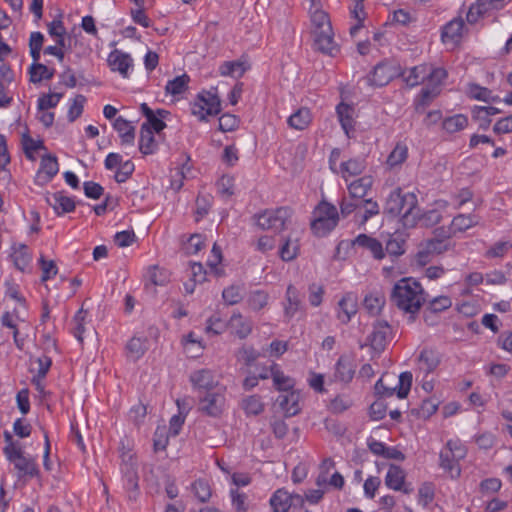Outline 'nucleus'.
I'll return each instance as SVG.
<instances>
[{
	"instance_id": "obj_63",
	"label": "nucleus",
	"mask_w": 512,
	"mask_h": 512,
	"mask_svg": "<svg viewBox=\"0 0 512 512\" xmlns=\"http://www.w3.org/2000/svg\"><path fill=\"white\" fill-rule=\"evenodd\" d=\"M217 190L222 197H231L234 194V178L229 175H223L217 181Z\"/></svg>"
},
{
	"instance_id": "obj_30",
	"label": "nucleus",
	"mask_w": 512,
	"mask_h": 512,
	"mask_svg": "<svg viewBox=\"0 0 512 512\" xmlns=\"http://www.w3.org/2000/svg\"><path fill=\"white\" fill-rule=\"evenodd\" d=\"M440 363V356L437 351L425 348L418 356V368L425 374L433 372Z\"/></svg>"
},
{
	"instance_id": "obj_61",
	"label": "nucleus",
	"mask_w": 512,
	"mask_h": 512,
	"mask_svg": "<svg viewBox=\"0 0 512 512\" xmlns=\"http://www.w3.org/2000/svg\"><path fill=\"white\" fill-rule=\"evenodd\" d=\"M512 248V243L509 241H499L496 242L493 246H491L487 251L485 256L487 258H502L507 252Z\"/></svg>"
},
{
	"instance_id": "obj_35",
	"label": "nucleus",
	"mask_w": 512,
	"mask_h": 512,
	"mask_svg": "<svg viewBox=\"0 0 512 512\" xmlns=\"http://www.w3.org/2000/svg\"><path fill=\"white\" fill-rule=\"evenodd\" d=\"M154 133L148 130L146 126H141L140 128L139 150L144 155L154 154L158 149V141Z\"/></svg>"
},
{
	"instance_id": "obj_27",
	"label": "nucleus",
	"mask_w": 512,
	"mask_h": 512,
	"mask_svg": "<svg viewBox=\"0 0 512 512\" xmlns=\"http://www.w3.org/2000/svg\"><path fill=\"white\" fill-rule=\"evenodd\" d=\"M429 72L428 64H420L401 72L404 82L409 87H415L426 80Z\"/></svg>"
},
{
	"instance_id": "obj_14",
	"label": "nucleus",
	"mask_w": 512,
	"mask_h": 512,
	"mask_svg": "<svg viewBox=\"0 0 512 512\" xmlns=\"http://www.w3.org/2000/svg\"><path fill=\"white\" fill-rule=\"evenodd\" d=\"M59 165L57 158L52 155L43 156L40 162L39 170L35 176V184L44 186L49 183L52 178L58 173Z\"/></svg>"
},
{
	"instance_id": "obj_1",
	"label": "nucleus",
	"mask_w": 512,
	"mask_h": 512,
	"mask_svg": "<svg viewBox=\"0 0 512 512\" xmlns=\"http://www.w3.org/2000/svg\"><path fill=\"white\" fill-rule=\"evenodd\" d=\"M385 212L393 216H401L404 227H415L419 218L416 194L413 192L403 193L400 188L392 191L386 200Z\"/></svg>"
},
{
	"instance_id": "obj_43",
	"label": "nucleus",
	"mask_w": 512,
	"mask_h": 512,
	"mask_svg": "<svg viewBox=\"0 0 512 512\" xmlns=\"http://www.w3.org/2000/svg\"><path fill=\"white\" fill-rule=\"evenodd\" d=\"M147 338L132 337L126 345L127 353L133 360L141 358L147 350Z\"/></svg>"
},
{
	"instance_id": "obj_49",
	"label": "nucleus",
	"mask_w": 512,
	"mask_h": 512,
	"mask_svg": "<svg viewBox=\"0 0 512 512\" xmlns=\"http://www.w3.org/2000/svg\"><path fill=\"white\" fill-rule=\"evenodd\" d=\"M299 252V245L297 239L287 237L280 247L279 255L283 261H291L296 258Z\"/></svg>"
},
{
	"instance_id": "obj_56",
	"label": "nucleus",
	"mask_w": 512,
	"mask_h": 512,
	"mask_svg": "<svg viewBox=\"0 0 512 512\" xmlns=\"http://www.w3.org/2000/svg\"><path fill=\"white\" fill-rule=\"evenodd\" d=\"M466 93L469 98L474 100L489 102L490 99V89L476 83L468 84Z\"/></svg>"
},
{
	"instance_id": "obj_55",
	"label": "nucleus",
	"mask_w": 512,
	"mask_h": 512,
	"mask_svg": "<svg viewBox=\"0 0 512 512\" xmlns=\"http://www.w3.org/2000/svg\"><path fill=\"white\" fill-rule=\"evenodd\" d=\"M27 249L25 244H20L12 254L14 265L20 271H24L31 261V256L27 252Z\"/></svg>"
},
{
	"instance_id": "obj_24",
	"label": "nucleus",
	"mask_w": 512,
	"mask_h": 512,
	"mask_svg": "<svg viewBox=\"0 0 512 512\" xmlns=\"http://www.w3.org/2000/svg\"><path fill=\"white\" fill-rule=\"evenodd\" d=\"M227 326L231 330V333L240 339H245L252 332L251 321L244 318L241 313H233L227 322Z\"/></svg>"
},
{
	"instance_id": "obj_38",
	"label": "nucleus",
	"mask_w": 512,
	"mask_h": 512,
	"mask_svg": "<svg viewBox=\"0 0 512 512\" xmlns=\"http://www.w3.org/2000/svg\"><path fill=\"white\" fill-rule=\"evenodd\" d=\"M277 401L287 416H294L300 411L299 394L294 390L287 392L286 395H280Z\"/></svg>"
},
{
	"instance_id": "obj_31",
	"label": "nucleus",
	"mask_w": 512,
	"mask_h": 512,
	"mask_svg": "<svg viewBox=\"0 0 512 512\" xmlns=\"http://www.w3.org/2000/svg\"><path fill=\"white\" fill-rule=\"evenodd\" d=\"M439 466L447 472L451 478H458L461 475L460 464L456 462L447 445L439 453Z\"/></svg>"
},
{
	"instance_id": "obj_8",
	"label": "nucleus",
	"mask_w": 512,
	"mask_h": 512,
	"mask_svg": "<svg viewBox=\"0 0 512 512\" xmlns=\"http://www.w3.org/2000/svg\"><path fill=\"white\" fill-rule=\"evenodd\" d=\"M189 381L193 390L196 391L198 395L224 386L219 382L216 373L208 368L192 371L189 376Z\"/></svg>"
},
{
	"instance_id": "obj_62",
	"label": "nucleus",
	"mask_w": 512,
	"mask_h": 512,
	"mask_svg": "<svg viewBox=\"0 0 512 512\" xmlns=\"http://www.w3.org/2000/svg\"><path fill=\"white\" fill-rule=\"evenodd\" d=\"M169 443L166 427H157L153 436V448L155 452L163 451Z\"/></svg>"
},
{
	"instance_id": "obj_44",
	"label": "nucleus",
	"mask_w": 512,
	"mask_h": 512,
	"mask_svg": "<svg viewBox=\"0 0 512 512\" xmlns=\"http://www.w3.org/2000/svg\"><path fill=\"white\" fill-rule=\"evenodd\" d=\"M247 67L241 61H225L219 66L221 76L240 78L244 75Z\"/></svg>"
},
{
	"instance_id": "obj_48",
	"label": "nucleus",
	"mask_w": 512,
	"mask_h": 512,
	"mask_svg": "<svg viewBox=\"0 0 512 512\" xmlns=\"http://www.w3.org/2000/svg\"><path fill=\"white\" fill-rule=\"evenodd\" d=\"M29 74H30V82L32 83H39L43 79H51L53 78L55 74L54 69H49L44 64H31L29 67Z\"/></svg>"
},
{
	"instance_id": "obj_5",
	"label": "nucleus",
	"mask_w": 512,
	"mask_h": 512,
	"mask_svg": "<svg viewBox=\"0 0 512 512\" xmlns=\"http://www.w3.org/2000/svg\"><path fill=\"white\" fill-rule=\"evenodd\" d=\"M293 211L289 207H278L275 209H266L254 215L256 225L262 230H272L281 232L286 229L290 222Z\"/></svg>"
},
{
	"instance_id": "obj_60",
	"label": "nucleus",
	"mask_w": 512,
	"mask_h": 512,
	"mask_svg": "<svg viewBox=\"0 0 512 512\" xmlns=\"http://www.w3.org/2000/svg\"><path fill=\"white\" fill-rule=\"evenodd\" d=\"M62 97L63 93L43 94L38 98V109L40 111H45L47 109L54 108Z\"/></svg>"
},
{
	"instance_id": "obj_50",
	"label": "nucleus",
	"mask_w": 512,
	"mask_h": 512,
	"mask_svg": "<svg viewBox=\"0 0 512 512\" xmlns=\"http://www.w3.org/2000/svg\"><path fill=\"white\" fill-rule=\"evenodd\" d=\"M385 253L391 257H399L405 252V240L400 235H392L386 242Z\"/></svg>"
},
{
	"instance_id": "obj_47",
	"label": "nucleus",
	"mask_w": 512,
	"mask_h": 512,
	"mask_svg": "<svg viewBox=\"0 0 512 512\" xmlns=\"http://www.w3.org/2000/svg\"><path fill=\"white\" fill-rule=\"evenodd\" d=\"M352 3V6H350V14L351 17L357 21L355 25L350 27V34L354 36L363 27L366 13L364 11L363 2L352 1Z\"/></svg>"
},
{
	"instance_id": "obj_10",
	"label": "nucleus",
	"mask_w": 512,
	"mask_h": 512,
	"mask_svg": "<svg viewBox=\"0 0 512 512\" xmlns=\"http://www.w3.org/2000/svg\"><path fill=\"white\" fill-rule=\"evenodd\" d=\"M391 327L386 321H377L367 340L375 354H381L391 338Z\"/></svg>"
},
{
	"instance_id": "obj_64",
	"label": "nucleus",
	"mask_w": 512,
	"mask_h": 512,
	"mask_svg": "<svg viewBox=\"0 0 512 512\" xmlns=\"http://www.w3.org/2000/svg\"><path fill=\"white\" fill-rule=\"evenodd\" d=\"M222 297L228 305H234L242 300V289L238 285H231L222 292Z\"/></svg>"
},
{
	"instance_id": "obj_9",
	"label": "nucleus",
	"mask_w": 512,
	"mask_h": 512,
	"mask_svg": "<svg viewBox=\"0 0 512 512\" xmlns=\"http://www.w3.org/2000/svg\"><path fill=\"white\" fill-rule=\"evenodd\" d=\"M466 29L462 16L455 17L441 27V41L451 48L457 47L463 38Z\"/></svg>"
},
{
	"instance_id": "obj_11",
	"label": "nucleus",
	"mask_w": 512,
	"mask_h": 512,
	"mask_svg": "<svg viewBox=\"0 0 512 512\" xmlns=\"http://www.w3.org/2000/svg\"><path fill=\"white\" fill-rule=\"evenodd\" d=\"M398 75L397 68L388 61L378 63L368 76V83L372 86L383 87Z\"/></svg>"
},
{
	"instance_id": "obj_46",
	"label": "nucleus",
	"mask_w": 512,
	"mask_h": 512,
	"mask_svg": "<svg viewBox=\"0 0 512 512\" xmlns=\"http://www.w3.org/2000/svg\"><path fill=\"white\" fill-rule=\"evenodd\" d=\"M190 82V77L187 74L176 76L174 79L169 80L165 86V92L171 95H179L183 93Z\"/></svg>"
},
{
	"instance_id": "obj_54",
	"label": "nucleus",
	"mask_w": 512,
	"mask_h": 512,
	"mask_svg": "<svg viewBox=\"0 0 512 512\" xmlns=\"http://www.w3.org/2000/svg\"><path fill=\"white\" fill-rule=\"evenodd\" d=\"M269 300V295L267 292L263 290H255L249 294L248 297V305L254 311H259L263 309Z\"/></svg>"
},
{
	"instance_id": "obj_57",
	"label": "nucleus",
	"mask_w": 512,
	"mask_h": 512,
	"mask_svg": "<svg viewBox=\"0 0 512 512\" xmlns=\"http://www.w3.org/2000/svg\"><path fill=\"white\" fill-rule=\"evenodd\" d=\"M192 491H193L195 497L200 502H206L211 497V488H210L208 482L203 479L196 480L192 484Z\"/></svg>"
},
{
	"instance_id": "obj_29",
	"label": "nucleus",
	"mask_w": 512,
	"mask_h": 512,
	"mask_svg": "<svg viewBox=\"0 0 512 512\" xmlns=\"http://www.w3.org/2000/svg\"><path fill=\"white\" fill-rule=\"evenodd\" d=\"M408 155V145L404 141H399L389 153L386 159V165L391 170L399 168L406 162Z\"/></svg>"
},
{
	"instance_id": "obj_21",
	"label": "nucleus",
	"mask_w": 512,
	"mask_h": 512,
	"mask_svg": "<svg viewBox=\"0 0 512 512\" xmlns=\"http://www.w3.org/2000/svg\"><path fill=\"white\" fill-rule=\"evenodd\" d=\"M479 223V218L473 214H458L451 222L448 232L444 234L445 238H450L457 233L465 232L466 230L476 226Z\"/></svg>"
},
{
	"instance_id": "obj_7",
	"label": "nucleus",
	"mask_w": 512,
	"mask_h": 512,
	"mask_svg": "<svg viewBox=\"0 0 512 512\" xmlns=\"http://www.w3.org/2000/svg\"><path fill=\"white\" fill-rule=\"evenodd\" d=\"M338 212L334 205L321 202L314 211L311 229L317 236H325L338 224Z\"/></svg>"
},
{
	"instance_id": "obj_37",
	"label": "nucleus",
	"mask_w": 512,
	"mask_h": 512,
	"mask_svg": "<svg viewBox=\"0 0 512 512\" xmlns=\"http://www.w3.org/2000/svg\"><path fill=\"white\" fill-rule=\"evenodd\" d=\"M491 10L493 9L486 0H475V2L469 6L466 13V20L470 25L476 24Z\"/></svg>"
},
{
	"instance_id": "obj_39",
	"label": "nucleus",
	"mask_w": 512,
	"mask_h": 512,
	"mask_svg": "<svg viewBox=\"0 0 512 512\" xmlns=\"http://www.w3.org/2000/svg\"><path fill=\"white\" fill-rule=\"evenodd\" d=\"M299 293L295 286L289 285L286 290V304L284 306V313L288 319H291L300 309Z\"/></svg>"
},
{
	"instance_id": "obj_3",
	"label": "nucleus",
	"mask_w": 512,
	"mask_h": 512,
	"mask_svg": "<svg viewBox=\"0 0 512 512\" xmlns=\"http://www.w3.org/2000/svg\"><path fill=\"white\" fill-rule=\"evenodd\" d=\"M412 386V373L402 372L398 377L395 374H384L374 386L375 395L379 398H390L396 395L404 399Z\"/></svg>"
},
{
	"instance_id": "obj_42",
	"label": "nucleus",
	"mask_w": 512,
	"mask_h": 512,
	"mask_svg": "<svg viewBox=\"0 0 512 512\" xmlns=\"http://www.w3.org/2000/svg\"><path fill=\"white\" fill-rule=\"evenodd\" d=\"M3 436L6 443V446L3 449V453L6 456L7 460L11 462L15 458L22 455L24 451L21 446V443L19 441H15L9 431H4Z\"/></svg>"
},
{
	"instance_id": "obj_53",
	"label": "nucleus",
	"mask_w": 512,
	"mask_h": 512,
	"mask_svg": "<svg viewBox=\"0 0 512 512\" xmlns=\"http://www.w3.org/2000/svg\"><path fill=\"white\" fill-rule=\"evenodd\" d=\"M148 280L155 286H164L170 281V274L165 269L153 266L148 270Z\"/></svg>"
},
{
	"instance_id": "obj_23",
	"label": "nucleus",
	"mask_w": 512,
	"mask_h": 512,
	"mask_svg": "<svg viewBox=\"0 0 512 512\" xmlns=\"http://www.w3.org/2000/svg\"><path fill=\"white\" fill-rule=\"evenodd\" d=\"M355 109L352 105L345 102H340L336 106V113L345 134L350 137V133L354 131L355 120H354Z\"/></svg>"
},
{
	"instance_id": "obj_17",
	"label": "nucleus",
	"mask_w": 512,
	"mask_h": 512,
	"mask_svg": "<svg viewBox=\"0 0 512 512\" xmlns=\"http://www.w3.org/2000/svg\"><path fill=\"white\" fill-rule=\"evenodd\" d=\"M405 478V471L400 466L390 464L385 476V485L392 490L409 494L412 489L405 486Z\"/></svg>"
},
{
	"instance_id": "obj_15",
	"label": "nucleus",
	"mask_w": 512,
	"mask_h": 512,
	"mask_svg": "<svg viewBox=\"0 0 512 512\" xmlns=\"http://www.w3.org/2000/svg\"><path fill=\"white\" fill-rule=\"evenodd\" d=\"M303 502L304 498L301 495H292L284 489H278L270 498L273 512H288L293 503L303 504Z\"/></svg>"
},
{
	"instance_id": "obj_34",
	"label": "nucleus",
	"mask_w": 512,
	"mask_h": 512,
	"mask_svg": "<svg viewBox=\"0 0 512 512\" xmlns=\"http://www.w3.org/2000/svg\"><path fill=\"white\" fill-rule=\"evenodd\" d=\"M372 184L373 179L371 176H363L353 181L348 185V191L351 198L357 199L359 201L364 200V197L371 189Z\"/></svg>"
},
{
	"instance_id": "obj_25",
	"label": "nucleus",
	"mask_w": 512,
	"mask_h": 512,
	"mask_svg": "<svg viewBox=\"0 0 512 512\" xmlns=\"http://www.w3.org/2000/svg\"><path fill=\"white\" fill-rule=\"evenodd\" d=\"M355 374L353 362L346 356H340L335 364L334 378L336 381L348 384Z\"/></svg>"
},
{
	"instance_id": "obj_51",
	"label": "nucleus",
	"mask_w": 512,
	"mask_h": 512,
	"mask_svg": "<svg viewBox=\"0 0 512 512\" xmlns=\"http://www.w3.org/2000/svg\"><path fill=\"white\" fill-rule=\"evenodd\" d=\"M309 13L314 30L329 31V28H332L329 15L321 8L314 9Z\"/></svg>"
},
{
	"instance_id": "obj_4",
	"label": "nucleus",
	"mask_w": 512,
	"mask_h": 512,
	"mask_svg": "<svg viewBox=\"0 0 512 512\" xmlns=\"http://www.w3.org/2000/svg\"><path fill=\"white\" fill-rule=\"evenodd\" d=\"M191 114L200 122L208 121L209 116H216L221 112V100L217 89L200 91L193 102L190 103Z\"/></svg>"
},
{
	"instance_id": "obj_36",
	"label": "nucleus",
	"mask_w": 512,
	"mask_h": 512,
	"mask_svg": "<svg viewBox=\"0 0 512 512\" xmlns=\"http://www.w3.org/2000/svg\"><path fill=\"white\" fill-rule=\"evenodd\" d=\"M312 121V115L308 108L302 107L295 111L287 120L289 127L296 130L306 129Z\"/></svg>"
},
{
	"instance_id": "obj_33",
	"label": "nucleus",
	"mask_w": 512,
	"mask_h": 512,
	"mask_svg": "<svg viewBox=\"0 0 512 512\" xmlns=\"http://www.w3.org/2000/svg\"><path fill=\"white\" fill-rule=\"evenodd\" d=\"M113 128L117 131L121 138L122 144H133L135 140V127L132 123L122 116L116 118L113 122Z\"/></svg>"
},
{
	"instance_id": "obj_32",
	"label": "nucleus",
	"mask_w": 512,
	"mask_h": 512,
	"mask_svg": "<svg viewBox=\"0 0 512 512\" xmlns=\"http://www.w3.org/2000/svg\"><path fill=\"white\" fill-rule=\"evenodd\" d=\"M47 203L53 207L58 215L69 213L75 209V202L72 198L57 192L46 198Z\"/></svg>"
},
{
	"instance_id": "obj_59",
	"label": "nucleus",
	"mask_w": 512,
	"mask_h": 512,
	"mask_svg": "<svg viewBox=\"0 0 512 512\" xmlns=\"http://www.w3.org/2000/svg\"><path fill=\"white\" fill-rule=\"evenodd\" d=\"M260 356V353L253 347L243 346L236 352L238 361L243 362L246 366H251Z\"/></svg>"
},
{
	"instance_id": "obj_20",
	"label": "nucleus",
	"mask_w": 512,
	"mask_h": 512,
	"mask_svg": "<svg viewBox=\"0 0 512 512\" xmlns=\"http://www.w3.org/2000/svg\"><path fill=\"white\" fill-rule=\"evenodd\" d=\"M314 43L317 50L324 54L334 55L338 51L337 45L334 41V34L332 28L327 30H314Z\"/></svg>"
},
{
	"instance_id": "obj_2",
	"label": "nucleus",
	"mask_w": 512,
	"mask_h": 512,
	"mask_svg": "<svg viewBox=\"0 0 512 512\" xmlns=\"http://www.w3.org/2000/svg\"><path fill=\"white\" fill-rule=\"evenodd\" d=\"M391 300L400 310L411 315L418 313L426 301L421 285L412 278H402L394 285Z\"/></svg>"
},
{
	"instance_id": "obj_28",
	"label": "nucleus",
	"mask_w": 512,
	"mask_h": 512,
	"mask_svg": "<svg viewBox=\"0 0 512 512\" xmlns=\"http://www.w3.org/2000/svg\"><path fill=\"white\" fill-rule=\"evenodd\" d=\"M353 244L367 249L377 260H381L385 257L382 243L376 238L370 237L366 234H360L355 238Z\"/></svg>"
},
{
	"instance_id": "obj_6",
	"label": "nucleus",
	"mask_w": 512,
	"mask_h": 512,
	"mask_svg": "<svg viewBox=\"0 0 512 512\" xmlns=\"http://www.w3.org/2000/svg\"><path fill=\"white\" fill-rule=\"evenodd\" d=\"M226 392L227 388L223 386L198 395V411L212 418L221 417L227 408Z\"/></svg>"
},
{
	"instance_id": "obj_26",
	"label": "nucleus",
	"mask_w": 512,
	"mask_h": 512,
	"mask_svg": "<svg viewBox=\"0 0 512 512\" xmlns=\"http://www.w3.org/2000/svg\"><path fill=\"white\" fill-rule=\"evenodd\" d=\"M367 163L363 157L350 158L343 161L339 166L337 174H341L342 178L347 180L348 177L361 175L366 169Z\"/></svg>"
},
{
	"instance_id": "obj_16",
	"label": "nucleus",
	"mask_w": 512,
	"mask_h": 512,
	"mask_svg": "<svg viewBox=\"0 0 512 512\" xmlns=\"http://www.w3.org/2000/svg\"><path fill=\"white\" fill-rule=\"evenodd\" d=\"M358 299L352 292L346 293L338 302L337 318L343 324H347L357 313Z\"/></svg>"
},
{
	"instance_id": "obj_12",
	"label": "nucleus",
	"mask_w": 512,
	"mask_h": 512,
	"mask_svg": "<svg viewBox=\"0 0 512 512\" xmlns=\"http://www.w3.org/2000/svg\"><path fill=\"white\" fill-rule=\"evenodd\" d=\"M107 63L111 71L118 72L123 78H129L134 67L130 54L118 49L110 52Z\"/></svg>"
},
{
	"instance_id": "obj_52",
	"label": "nucleus",
	"mask_w": 512,
	"mask_h": 512,
	"mask_svg": "<svg viewBox=\"0 0 512 512\" xmlns=\"http://www.w3.org/2000/svg\"><path fill=\"white\" fill-rule=\"evenodd\" d=\"M353 405V400L348 394H339L330 401L329 410L332 413L340 414Z\"/></svg>"
},
{
	"instance_id": "obj_19",
	"label": "nucleus",
	"mask_w": 512,
	"mask_h": 512,
	"mask_svg": "<svg viewBox=\"0 0 512 512\" xmlns=\"http://www.w3.org/2000/svg\"><path fill=\"white\" fill-rule=\"evenodd\" d=\"M449 249V244L444 239L433 238L425 242L422 249L417 253L419 263L425 264L429 261L430 255H438Z\"/></svg>"
},
{
	"instance_id": "obj_41",
	"label": "nucleus",
	"mask_w": 512,
	"mask_h": 512,
	"mask_svg": "<svg viewBox=\"0 0 512 512\" xmlns=\"http://www.w3.org/2000/svg\"><path fill=\"white\" fill-rule=\"evenodd\" d=\"M137 464H125L120 465L121 473L125 481V488L129 491H135L138 489V471Z\"/></svg>"
},
{
	"instance_id": "obj_22",
	"label": "nucleus",
	"mask_w": 512,
	"mask_h": 512,
	"mask_svg": "<svg viewBox=\"0 0 512 512\" xmlns=\"http://www.w3.org/2000/svg\"><path fill=\"white\" fill-rule=\"evenodd\" d=\"M270 376L273 381V386L277 391L289 392L293 390L295 380L286 375L277 363H273L270 366Z\"/></svg>"
},
{
	"instance_id": "obj_40",
	"label": "nucleus",
	"mask_w": 512,
	"mask_h": 512,
	"mask_svg": "<svg viewBox=\"0 0 512 512\" xmlns=\"http://www.w3.org/2000/svg\"><path fill=\"white\" fill-rule=\"evenodd\" d=\"M385 304V297L381 292L375 291L367 294L364 298L363 305L371 315H377L381 312Z\"/></svg>"
},
{
	"instance_id": "obj_45",
	"label": "nucleus",
	"mask_w": 512,
	"mask_h": 512,
	"mask_svg": "<svg viewBox=\"0 0 512 512\" xmlns=\"http://www.w3.org/2000/svg\"><path fill=\"white\" fill-rule=\"evenodd\" d=\"M468 125V118L463 114H456L451 117H447L442 122V128L448 133H456Z\"/></svg>"
},
{
	"instance_id": "obj_13",
	"label": "nucleus",
	"mask_w": 512,
	"mask_h": 512,
	"mask_svg": "<svg viewBox=\"0 0 512 512\" xmlns=\"http://www.w3.org/2000/svg\"><path fill=\"white\" fill-rule=\"evenodd\" d=\"M140 111L146 118V121L141 126H146L148 130L157 134L166 127V123L163 119L169 115L167 110L157 109L156 111H153L147 103H142L140 105Z\"/></svg>"
},
{
	"instance_id": "obj_18",
	"label": "nucleus",
	"mask_w": 512,
	"mask_h": 512,
	"mask_svg": "<svg viewBox=\"0 0 512 512\" xmlns=\"http://www.w3.org/2000/svg\"><path fill=\"white\" fill-rule=\"evenodd\" d=\"M11 463H13L17 470V476L19 479L26 477H38L40 474V470L35 459L25 456L24 453L11 461Z\"/></svg>"
},
{
	"instance_id": "obj_58",
	"label": "nucleus",
	"mask_w": 512,
	"mask_h": 512,
	"mask_svg": "<svg viewBox=\"0 0 512 512\" xmlns=\"http://www.w3.org/2000/svg\"><path fill=\"white\" fill-rule=\"evenodd\" d=\"M243 409L246 414L258 415L263 411L264 405L259 396L252 395L243 400Z\"/></svg>"
}]
</instances>
